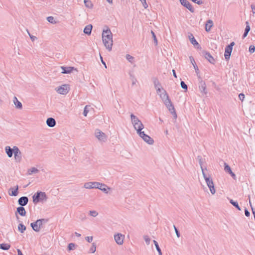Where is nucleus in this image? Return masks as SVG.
Masks as SVG:
<instances>
[{"label": "nucleus", "mask_w": 255, "mask_h": 255, "mask_svg": "<svg viewBox=\"0 0 255 255\" xmlns=\"http://www.w3.org/2000/svg\"><path fill=\"white\" fill-rule=\"evenodd\" d=\"M10 247L8 244H0V249L3 250H8Z\"/></svg>", "instance_id": "nucleus-32"}, {"label": "nucleus", "mask_w": 255, "mask_h": 255, "mask_svg": "<svg viewBox=\"0 0 255 255\" xmlns=\"http://www.w3.org/2000/svg\"><path fill=\"white\" fill-rule=\"evenodd\" d=\"M144 128V127L139 128H138L135 129L136 130L137 133L139 135V136L141 137L143 134L144 133V131H142L141 130Z\"/></svg>", "instance_id": "nucleus-36"}, {"label": "nucleus", "mask_w": 255, "mask_h": 255, "mask_svg": "<svg viewBox=\"0 0 255 255\" xmlns=\"http://www.w3.org/2000/svg\"><path fill=\"white\" fill-rule=\"evenodd\" d=\"M89 215L92 217H95L98 215V213L96 211H90Z\"/></svg>", "instance_id": "nucleus-45"}, {"label": "nucleus", "mask_w": 255, "mask_h": 255, "mask_svg": "<svg viewBox=\"0 0 255 255\" xmlns=\"http://www.w3.org/2000/svg\"><path fill=\"white\" fill-rule=\"evenodd\" d=\"M235 45L234 42H232L229 45H227L228 47L233 49V46Z\"/></svg>", "instance_id": "nucleus-60"}, {"label": "nucleus", "mask_w": 255, "mask_h": 255, "mask_svg": "<svg viewBox=\"0 0 255 255\" xmlns=\"http://www.w3.org/2000/svg\"><path fill=\"white\" fill-rule=\"evenodd\" d=\"M13 103L15 107L18 109H21L22 108V105L20 102H19L16 97L13 98Z\"/></svg>", "instance_id": "nucleus-25"}, {"label": "nucleus", "mask_w": 255, "mask_h": 255, "mask_svg": "<svg viewBox=\"0 0 255 255\" xmlns=\"http://www.w3.org/2000/svg\"><path fill=\"white\" fill-rule=\"evenodd\" d=\"M61 68L62 69V73L63 74H69L71 73L73 70L77 71L76 68L73 67H64L61 66Z\"/></svg>", "instance_id": "nucleus-18"}, {"label": "nucleus", "mask_w": 255, "mask_h": 255, "mask_svg": "<svg viewBox=\"0 0 255 255\" xmlns=\"http://www.w3.org/2000/svg\"><path fill=\"white\" fill-rule=\"evenodd\" d=\"M151 33L152 34V38L153 39V40H154V43L155 44V45H157V43H158V42H157V39L156 38V35H155V34L154 33V32L153 31H151Z\"/></svg>", "instance_id": "nucleus-43"}, {"label": "nucleus", "mask_w": 255, "mask_h": 255, "mask_svg": "<svg viewBox=\"0 0 255 255\" xmlns=\"http://www.w3.org/2000/svg\"><path fill=\"white\" fill-rule=\"evenodd\" d=\"M133 126L134 129L138 128V127H139V128L144 127V126L142 124L141 122H140L138 123L134 124Z\"/></svg>", "instance_id": "nucleus-42"}, {"label": "nucleus", "mask_w": 255, "mask_h": 255, "mask_svg": "<svg viewBox=\"0 0 255 255\" xmlns=\"http://www.w3.org/2000/svg\"><path fill=\"white\" fill-rule=\"evenodd\" d=\"M233 49L228 47L227 46L225 48L224 56L226 60H228L230 59V57L231 55V53Z\"/></svg>", "instance_id": "nucleus-20"}, {"label": "nucleus", "mask_w": 255, "mask_h": 255, "mask_svg": "<svg viewBox=\"0 0 255 255\" xmlns=\"http://www.w3.org/2000/svg\"><path fill=\"white\" fill-rule=\"evenodd\" d=\"M246 28H245V29L244 33L243 35V38H244L245 37H246L247 36V35L248 34L249 32L250 31V30L251 29V28H250L249 22L248 21H246Z\"/></svg>", "instance_id": "nucleus-29"}, {"label": "nucleus", "mask_w": 255, "mask_h": 255, "mask_svg": "<svg viewBox=\"0 0 255 255\" xmlns=\"http://www.w3.org/2000/svg\"><path fill=\"white\" fill-rule=\"evenodd\" d=\"M30 39L32 41H34L35 40L37 39V37L35 36H30Z\"/></svg>", "instance_id": "nucleus-62"}, {"label": "nucleus", "mask_w": 255, "mask_h": 255, "mask_svg": "<svg viewBox=\"0 0 255 255\" xmlns=\"http://www.w3.org/2000/svg\"><path fill=\"white\" fill-rule=\"evenodd\" d=\"M102 40L106 48L111 51L113 46V34L110 29L104 30L102 33Z\"/></svg>", "instance_id": "nucleus-1"}, {"label": "nucleus", "mask_w": 255, "mask_h": 255, "mask_svg": "<svg viewBox=\"0 0 255 255\" xmlns=\"http://www.w3.org/2000/svg\"><path fill=\"white\" fill-rule=\"evenodd\" d=\"M96 251V244L95 243H93L92 247L90 249V252L91 253H94Z\"/></svg>", "instance_id": "nucleus-40"}, {"label": "nucleus", "mask_w": 255, "mask_h": 255, "mask_svg": "<svg viewBox=\"0 0 255 255\" xmlns=\"http://www.w3.org/2000/svg\"><path fill=\"white\" fill-rule=\"evenodd\" d=\"M88 106H86L84 108V112H83V115L85 117H86L87 116V114L89 112V111L87 110Z\"/></svg>", "instance_id": "nucleus-53"}, {"label": "nucleus", "mask_w": 255, "mask_h": 255, "mask_svg": "<svg viewBox=\"0 0 255 255\" xmlns=\"http://www.w3.org/2000/svg\"><path fill=\"white\" fill-rule=\"evenodd\" d=\"M199 80V89L200 92L202 94L206 95L207 94V91L206 89V84L205 82L203 81L200 76H198Z\"/></svg>", "instance_id": "nucleus-5"}, {"label": "nucleus", "mask_w": 255, "mask_h": 255, "mask_svg": "<svg viewBox=\"0 0 255 255\" xmlns=\"http://www.w3.org/2000/svg\"><path fill=\"white\" fill-rule=\"evenodd\" d=\"M213 26V22L211 19H209L207 21L205 26V30L206 31L209 32L210 31L211 28Z\"/></svg>", "instance_id": "nucleus-23"}, {"label": "nucleus", "mask_w": 255, "mask_h": 255, "mask_svg": "<svg viewBox=\"0 0 255 255\" xmlns=\"http://www.w3.org/2000/svg\"><path fill=\"white\" fill-rule=\"evenodd\" d=\"M17 213H18L21 216H25L26 212L24 208L21 206L17 208L16 212H15L16 218L17 219H18L19 217L17 216Z\"/></svg>", "instance_id": "nucleus-14"}, {"label": "nucleus", "mask_w": 255, "mask_h": 255, "mask_svg": "<svg viewBox=\"0 0 255 255\" xmlns=\"http://www.w3.org/2000/svg\"><path fill=\"white\" fill-rule=\"evenodd\" d=\"M114 239L117 244L121 245L123 244L124 236L121 234L115 235Z\"/></svg>", "instance_id": "nucleus-12"}, {"label": "nucleus", "mask_w": 255, "mask_h": 255, "mask_svg": "<svg viewBox=\"0 0 255 255\" xmlns=\"http://www.w3.org/2000/svg\"><path fill=\"white\" fill-rule=\"evenodd\" d=\"M165 106L168 109L169 111L171 113V114L173 116V117L175 119L177 118V114L175 112V108L171 102L170 101V103H165Z\"/></svg>", "instance_id": "nucleus-9"}, {"label": "nucleus", "mask_w": 255, "mask_h": 255, "mask_svg": "<svg viewBox=\"0 0 255 255\" xmlns=\"http://www.w3.org/2000/svg\"><path fill=\"white\" fill-rule=\"evenodd\" d=\"M159 96L164 104L165 103H170L171 100L169 99V96L165 90H163V92L160 93Z\"/></svg>", "instance_id": "nucleus-11"}, {"label": "nucleus", "mask_w": 255, "mask_h": 255, "mask_svg": "<svg viewBox=\"0 0 255 255\" xmlns=\"http://www.w3.org/2000/svg\"><path fill=\"white\" fill-rule=\"evenodd\" d=\"M26 227L22 223H20L18 225V230L21 233H23L26 230Z\"/></svg>", "instance_id": "nucleus-31"}, {"label": "nucleus", "mask_w": 255, "mask_h": 255, "mask_svg": "<svg viewBox=\"0 0 255 255\" xmlns=\"http://www.w3.org/2000/svg\"><path fill=\"white\" fill-rule=\"evenodd\" d=\"M156 89L157 93L160 95V94L163 92V90H164L162 87H158Z\"/></svg>", "instance_id": "nucleus-51"}, {"label": "nucleus", "mask_w": 255, "mask_h": 255, "mask_svg": "<svg viewBox=\"0 0 255 255\" xmlns=\"http://www.w3.org/2000/svg\"><path fill=\"white\" fill-rule=\"evenodd\" d=\"M13 154L14 155V157L15 160L20 161L21 159V152L19 150V148L17 147L14 146L13 147Z\"/></svg>", "instance_id": "nucleus-13"}, {"label": "nucleus", "mask_w": 255, "mask_h": 255, "mask_svg": "<svg viewBox=\"0 0 255 255\" xmlns=\"http://www.w3.org/2000/svg\"><path fill=\"white\" fill-rule=\"evenodd\" d=\"M76 245L74 243H70L68 246V249L69 251L73 250L75 249Z\"/></svg>", "instance_id": "nucleus-44"}, {"label": "nucleus", "mask_w": 255, "mask_h": 255, "mask_svg": "<svg viewBox=\"0 0 255 255\" xmlns=\"http://www.w3.org/2000/svg\"><path fill=\"white\" fill-rule=\"evenodd\" d=\"M18 185H16L15 189L13 188H10L9 189V191H11V192H9V195L10 196H16L18 194Z\"/></svg>", "instance_id": "nucleus-24"}, {"label": "nucleus", "mask_w": 255, "mask_h": 255, "mask_svg": "<svg viewBox=\"0 0 255 255\" xmlns=\"http://www.w3.org/2000/svg\"><path fill=\"white\" fill-rule=\"evenodd\" d=\"M189 58H190V60L191 61V63L193 65V67H194V69L195 70V71H196V72L197 73V75L198 76H199L198 74H199V69H198V67H197V65L196 64V62H195V61L194 60V58L192 56H190L189 57Z\"/></svg>", "instance_id": "nucleus-26"}, {"label": "nucleus", "mask_w": 255, "mask_h": 255, "mask_svg": "<svg viewBox=\"0 0 255 255\" xmlns=\"http://www.w3.org/2000/svg\"><path fill=\"white\" fill-rule=\"evenodd\" d=\"M143 139V140L147 143L148 144L152 145L154 143L153 139L150 137L149 135L146 134L145 133L141 137Z\"/></svg>", "instance_id": "nucleus-16"}, {"label": "nucleus", "mask_w": 255, "mask_h": 255, "mask_svg": "<svg viewBox=\"0 0 255 255\" xmlns=\"http://www.w3.org/2000/svg\"><path fill=\"white\" fill-rule=\"evenodd\" d=\"M188 37L190 39V42L196 47L197 48H201V46L200 44L197 42V41L195 39L192 33H189L188 35Z\"/></svg>", "instance_id": "nucleus-17"}, {"label": "nucleus", "mask_w": 255, "mask_h": 255, "mask_svg": "<svg viewBox=\"0 0 255 255\" xmlns=\"http://www.w3.org/2000/svg\"><path fill=\"white\" fill-rule=\"evenodd\" d=\"M101 183L98 182H88L84 185V187L86 189L98 188Z\"/></svg>", "instance_id": "nucleus-8"}, {"label": "nucleus", "mask_w": 255, "mask_h": 255, "mask_svg": "<svg viewBox=\"0 0 255 255\" xmlns=\"http://www.w3.org/2000/svg\"><path fill=\"white\" fill-rule=\"evenodd\" d=\"M47 20L48 22L53 23L54 22V17L53 16H48L47 17Z\"/></svg>", "instance_id": "nucleus-50"}, {"label": "nucleus", "mask_w": 255, "mask_h": 255, "mask_svg": "<svg viewBox=\"0 0 255 255\" xmlns=\"http://www.w3.org/2000/svg\"><path fill=\"white\" fill-rule=\"evenodd\" d=\"M142 3V5H143V6L145 8H146L147 7H148V5L146 2V0H142L141 1H140Z\"/></svg>", "instance_id": "nucleus-55"}, {"label": "nucleus", "mask_w": 255, "mask_h": 255, "mask_svg": "<svg viewBox=\"0 0 255 255\" xmlns=\"http://www.w3.org/2000/svg\"><path fill=\"white\" fill-rule=\"evenodd\" d=\"M5 152L8 157H11L13 153V148L12 149L10 146H7L5 148Z\"/></svg>", "instance_id": "nucleus-27"}, {"label": "nucleus", "mask_w": 255, "mask_h": 255, "mask_svg": "<svg viewBox=\"0 0 255 255\" xmlns=\"http://www.w3.org/2000/svg\"><path fill=\"white\" fill-rule=\"evenodd\" d=\"M33 202L36 204L42 201H46L47 197L45 192L38 191L32 196Z\"/></svg>", "instance_id": "nucleus-4"}, {"label": "nucleus", "mask_w": 255, "mask_h": 255, "mask_svg": "<svg viewBox=\"0 0 255 255\" xmlns=\"http://www.w3.org/2000/svg\"><path fill=\"white\" fill-rule=\"evenodd\" d=\"M251 8L252 9V12L253 13H255V5L252 4L251 5Z\"/></svg>", "instance_id": "nucleus-59"}, {"label": "nucleus", "mask_w": 255, "mask_h": 255, "mask_svg": "<svg viewBox=\"0 0 255 255\" xmlns=\"http://www.w3.org/2000/svg\"><path fill=\"white\" fill-rule=\"evenodd\" d=\"M230 174L231 175V176L234 179H236V175L234 173H233L232 171L230 173Z\"/></svg>", "instance_id": "nucleus-61"}, {"label": "nucleus", "mask_w": 255, "mask_h": 255, "mask_svg": "<svg viewBox=\"0 0 255 255\" xmlns=\"http://www.w3.org/2000/svg\"><path fill=\"white\" fill-rule=\"evenodd\" d=\"M38 171L39 170L36 168L33 167L29 169L28 172L29 175H31L33 173H37Z\"/></svg>", "instance_id": "nucleus-34"}, {"label": "nucleus", "mask_w": 255, "mask_h": 255, "mask_svg": "<svg viewBox=\"0 0 255 255\" xmlns=\"http://www.w3.org/2000/svg\"><path fill=\"white\" fill-rule=\"evenodd\" d=\"M95 135L96 137L101 141L105 142L107 140V135L100 129H97L96 130Z\"/></svg>", "instance_id": "nucleus-7"}, {"label": "nucleus", "mask_w": 255, "mask_h": 255, "mask_svg": "<svg viewBox=\"0 0 255 255\" xmlns=\"http://www.w3.org/2000/svg\"><path fill=\"white\" fill-rule=\"evenodd\" d=\"M239 98L241 101H243L245 98V95L243 93L240 94L239 95Z\"/></svg>", "instance_id": "nucleus-56"}, {"label": "nucleus", "mask_w": 255, "mask_h": 255, "mask_svg": "<svg viewBox=\"0 0 255 255\" xmlns=\"http://www.w3.org/2000/svg\"><path fill=\"white\" fill-rule=\"evenodd\" d=\"M172 71L173 75L174 77L175 78H177V75H176V74L175 70L173 69Z\"/></svg>", "instance_id": "nucleus-63"}, {"label": "nucleus", "mask_w": 255, "mask_h": 255, "mask_svg": "<svg viewBox=\"0 0 255 255\" xmlns=\"http://www.w3.org/2000/svg\"><path fill=\"white\" fill-rule=\"evenodd\" d=\"M154 85L156 89H157L158 87H161V84L159 82L157 79L155 78L153 81Z\"/></svg>", "instance_id": "nucleus-38"}, {"label": "nucleus", "mask_w": 255, "mask_h": 255, "mask_svg": "<svg viewBox=\"0 0 255 255\" xmlns=\"http://www.w3.org/2000/svg\"><path fill=\"white\" fill-rule=\"evenodd\" d=\"M202 54L205 58L211 63H214L215 60L211 54L207 51H204Z\"/></svg>", "instance_id": "nucleus-15"}, {"label": "nucleus", "mask_w": 255, "mask_h": 255, "mask_svg": "<svg viewBox=\"0 0 255 255\" xmlns=\"http://www.w3.org/2000/svg\"><path fill=\"white\" fill-rule=\"evenodd\" d=\"M126 59L131 63H133L134 62V57L129 54H127L126 56Z\"/></svg>", "instance_id": "nucleus-39"}, {"label": "nucleus", "mask_w": 255, "mask_h": 255, "mask_svg": "<svg viewBox=\"0 0 255 255\" xmlns=\"http://www.w3.org/2000/svg\"><path fill=\"white\" fill-rule=\"evenodd\" d=\"M181 4L187 8L191 12H194V9L192 7V5L187 0H179Z\"/></svg>", "instance_id": "nucleus-10"}, {"label": "nucleus", "mask_w": 255, "mask_h": 255, "mask_svg": "<svg viewBox=\"0 0 255 255\" xmlns=\"http://www.w3.org/2000/svg\"><path fill=\"white\" fill-rule=\"evenodd\" d=\"M173 228L175 230V232L177 237L178 238H179L180 237V234L179 233V231L178 230V229H177V228L176 227V226L175 225H173Z\"/></svg>", "instance_id": "nucleus-49"}, {"label": "nucleus", "mask_w": 255, "mask_h": 255, "mask_svg": "<svg viewBox=\"0 0 255 255\" xmlns=\"http://www.w3.org/2000/svg\"><path fill=\"white\" fill-rule=\"evenodd\" d=\"M224 166H225V167H224L225 171L226 172L230 174L232 171L230 167L229 166V165L228 164H227L226 163H225Z\"/></svg>", "instance_id": "nucleus-37"}, {"label": "nucleus", "mask_w": 255, "mask_h": 255, "mask_svg": "<svg viewBox=\"0 0 255 255\" xmlns=\"http://www.w3.org/2000/svg\"><path fill=\"white\" fill-rule=\"evenodd\" d=\"M180 85L182 88L184 89L185 91L187 90L188 87L187 85L185 84V83L184 81H181L180 83Z\"/></svg>", "instance_id": "nucleus-46"}, {"label": "nucleus", "mask_w": 255, "mask_h": 255, "mask_svg": "<svg viewBox=\"0 0 255 255\" xmlns=\"http://www.w3.org/2000/svg\"><path fill=\"white\" fill-rule=\"evenodd\" d=\"M245 214L247 217H249L250 215V212L246 208L245 210Z\"/></svg>", "instance_id": "nucleus-58"}, {"label": "nucleus", "mask_w": 255, "mask_h": 255, "mask_svg": "<svg viewBox=\"0 0 255 255\" xmlns=\"http://www.w3.org/2000/svg\"><path fill=\"white\" fill-rule=\"evenodd\" d=\"M144 240L147 245H149L150 244V239L147 236H144Z\"/></svg>", "instance_id": "nucleus-48"}, {"label": "nucleus", "mask_w": 255, "mask_h": 255, "mask_svg": "<svg viewBox=\"0 0 255 255\" xmlns=\"http://www.w3.org/2000/svg\"><path fill=\"white\" fill-rule=\"evenodd\" d=\"M70 88L68 85L65 84L63 85L56 89V92L62 95L67 94L69 91Z\"/></svg>", "instance_id": "nucleus-6"}, {"label": "nucleus", "mask_w": 255, "mask_h": 255, "mask_svg": "<svg viewBox=\"0 0 255 255\" xmlns=\"http://www.w3.org/2000/svg\"><path fill=\"white\" fill-rule=\"evenodd\" d=\"M28 202V198L27 197L23 196L19 198L18 200V204L21 206L26 205Z\"/></svg>", "instance_id": "nucleus-19"}, {"label": "nucleus", "mask_w": 255, "mask_h": 255, "mask_svg": "<svg viewBox=\"0 0 255 255\" xmlns=\"http://www.w3.org/2000/svg\"><path fill=\"white\" fill-rule=\"evenodd\" d=\"M84 2L87 7H91L92 6V3L90 0H84Z\"/></svg>", "instance_id": "nucleus-41"}, {"label": "nucleus", "mask_w": 255, "mask_h": 255, "mask_svg": "<svg viewBox=\"0 0 255 255\" xmlns=\"http://www.w3.org/2000/svg\"><path fill=\"white\" fill-rule=\"evenodd\" d=\"M92 27L93 26L91 24L87 25L84 29V32L86 34L90 35L91 33Z\"/></svg>", "instance_id": "nucleus-28"}, {"label": "nucleus", "mask_w": 255, "mask_h": 255, "mask_svg": "<svg viewBox=\"0 0 255 255\" xmlns=\"http://www.w3.org/2000/svg\"><path fill=\"white\" fill-rule=\"evenodd\" d=\"M198 159H199V164L200 165L201 167H202L203 168V167H202V157H201V156H198Z\"/></svg>", "instance_id": "nucleus-57"}, {"label": "nucleus", "mask_w": 255, "mask_h": 255, "mask_svg": "<svg viewBox=\"0 0 255 255\" xmlns=\"http://www.w3.org/2000/svg\"><path fill=\"white\" fill-rule=\"evenodd\" d=\"M85 239L88 243H91L93 241V237L92 236L87 237L85 238Z\"/></svg>", "instance_id": "nucleus-54"}, {"label": "nucleus", "mask_w": 255, "mask_h": 255, "mask_svg": "<svg viewBox=\"0 0 255 255\" xmlns=\"http://www.w3.org/2000/svg\"><path fill=\"white\" fill-rule=\"evenodd\" d=\"M249 51L253 53L255 51V46L254 45H251L249 47Z\"/></svg>", "instance_id": "nucleus-52"}, {"label": "nucleus", "mask_w": 255, "mask_h": 255, "mask_svg": "<svg viewBox=\"0 0 255 255\" xmlns=\"http://www.w3.org/2000/svg\"><path fill=\"white\" fill-rule=\"evenodd\" d=\"M153 243L155 246L156 250L157 251V252L158 253L159 255H162V252H161L160 248L159 247L158 243L155 240H153Z\"/></svg>", "instance_id": "nucleus-35"}, {"label": "nucleus", "mask_w": 255, "mask_h": 255, "mask_svg": "<svg viewBox=\"0 0 255 255\" xmlns=\"http://www.w3.org/2000/svg\"><path fill=\"white\" fill-rule=\"evenodd\" d=\"M101 185H99V188H98L97 189L101 190L105 193H108V191L111 189V188L105 184L101 183Z\"/></svg>", "instance_id": "nucleus-21"}, {"label": "nucleus", "mask_w": 255, "mask_h": 255, "mask_svg": "<svg viewBox=\"0 0 255 255\" xmlns=\"http://www.w3.org/2000/svg\"><path fill=\"white\" fill-rule=\"evenodd\" d=\"M201 170L204 178L206 181V184L208 185L211 193L213 195L216 192V190L214 187V185L212 179L211 178L210 175H207L205 173L204 169L202 167Z\"/></svg>", "instance_id": "nucleus-2"}, {"label": "nucleus", "mask_w": 255, "mask_h": 255, "mask_svg": "<svg viewBox=\"0 0 255 255\" xmlns=\"http://www.w3.org/2000/svg\"><path fill=\"white\" fill-rule=\"evenodd\" d=\"M46 124L49 127L53 128L56 125V121L52 118H49L46 120Z\"/></svg>", "instance_id": "nucleus-22"}, {"label": "nucleus", "mask_w": 255, "mask_h": 255, "mask_svg": "<svg viewBox=\"0 0 255 255\" xmlns=\"http://www.w3.org/2000/svg\"><path fill=\"white\" fill-rule=\"evenodd\" d=\"M101 59L102 63L104 65L105 67L106 68H107V66H106V63L103 61V58H102V56H101Z\"/></svg>", "instance_id": "nucleus-64"}, {"label": "nucleus", "mask_w": 255, "mask_h": 255, "mask_svg": "<svg viewBox=\"0 0 255 255\" xmlns=\"http://www.w3.org/2000/svg\"><path fill=\"white\" fill-rule=\"evenodd\" d=\"M130 119L131 121L132 124L133 125L134 124L138 123L140 122H141L139 119L134 115L133 114H131L130 115Z\"/></svg>", "instance_id": "nucleus-30"}, {"label": "nucleus", "mask_w": 255, "mask_h": 255, "mask_svg": "<svg viewBox=\"0 0 255 255\" xmlns=\"http://www.w3.org/2000/svg\"><path fill=\"white\" fill-rule=\"evenodd\" d=\"M230 203L233 205L234 207H235L238 210L241 211V208L239 206V204L237 201H234L233 199L230 200Z\"/></svg>", "instance_id": "nucleus-33"}, {"label": "nucleus", "mask_w": 255, "mask_h": 255, "mask_svg": "<svg viewBox=\"0 0 255 255\" xmlns=\"http://www.w3.org/2000/svg\"><path fill=\"white\" fill-rule=\"evenodd\" d=\"M47 222L48 220L46 219H38L35 222L31 223L30 226L35 232H38L43 228V224L46 223Z\"/></svg>", "instance_id": "nucleus-3"}, {"label": "nucleus", "mask_w": 255, "mask_h": 255, "mask_svg": "<svg viewBox=\"0 0 255 255\" xmlns=\"http://www.w3.org/2000/svg\"><path fill=\"white\" fill-rule=\"evenodd\" d=\"M130 79H131V80L132 81V84L133 85L135 84L136 82H137V80L135 79V78L134 77V76L132 75L131 74H130Z\"/></svg>", "instance_id": "nucleus-47"}]
</instances>
